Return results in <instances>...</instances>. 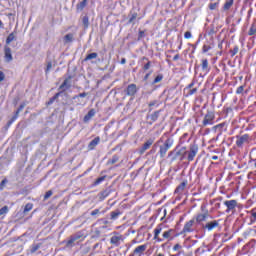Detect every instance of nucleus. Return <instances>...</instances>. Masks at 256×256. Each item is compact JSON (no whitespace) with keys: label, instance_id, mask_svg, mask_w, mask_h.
I'll list each match as a JSON object with an SVG mask.
<instances>
[{"label":"nucleus","instance_id":"obj_13","mask_svg":"<svg viewBox=\"0 0 256 256\" xmlns=\"http://www.w3.org/2000/svg\"><path fill=\"white\" fill-rule=\"evenodd\" d=\"M209 218V213H199L194 217V221H196L197 225H200V227H203V225H205V223H203L204 221H207V219Z\"/></svg>","mask_w":256,"mask_h":256},{"label":"nucleus","instance_id":"obj_18","mask_svg":"<svg viewBox=\"0 0 256 256\" xmlns=\"http://www.w3.org/2000/svg\"><path fill=\"white\" fill-rule=\"evenodd\" d=\"M159 115H161V110L155 111L154 113L148 115L146 119H150L149 125H153L157 119H159Z\"/></svg>","mask_w":256,"mask_h":256},{"label":"nucleus","instance_id":"obj_22","mask_svg":"<svg viewBox=\"0 0 256 256\" xmlns=\"http://www.w3.org/2000/svg\"><path fill=\"white\" fill-rule=\"evenodd\" d=\"M121 215H123V211H121V209H116V210L110 212V219H111V221H117V219H119V217H121Z\"/></svg>","mask_w":256,"mask_h":256},{"label":"nucleus","instance_id":"obj_40","mask_svg":"<svg viewBox=\"0 0 256 256\" xmlns=\"http://www.w3.org/2000/svg\"><path fill=\"white\" fill-rule=\"evenodd\" d=\"M15 121H17V116L12 117L6 124L5 129L7 131V129H9V127H11V125H13V123H15Z\"/></svg>","mask_w":256,"mask_h":256},{"label":"nucleus","instance_id":"obj_2","mask_svg":"<svg viewBox=\"0 0 256 256\" xmlns=\"http://www.w3.org/2000/svg\"><path fill=\"white\" fill-rule=\"evenodd\" d=\"M71 79H73V77L68 76V78H66L64 80V82L58 88L59 92L56 93L52 98H50L47 105H53V103L56 101V99H59V97H61V95H63V93H65V91H67L68 89H71V84L69 83V81H71Z\"/></svg>","mask_w":256,"mask_h":256},{"label":"nucleus","instance_id":"obj_29","mask_svg":"<svg viewBox=\"0 0 256 256\" xmlns=\"http://www.w3.org/2000/svg\"><path fill=\"white\" fill-rule=\"evenodd\" d=\"M87 7V0H82L80 3L76 5L77 11H83Z\"/></svg>","mask_w":256,"mask_h":256},{"label":"nucleus","instance_id":"obj_51","mask_svg":"<svg viewBox=\"0 0 256 256\" xmlns=\"http://www.w3.org/2000/svg\"><path fill=\"white\" fill-rule=\"evenodd\" d=\"M145 37V31L139 30L138 32V41H141V39H144Z\"/></svg>","mask_w":256,"mask_h":256},{"label":"nucleus","instance_id":"obj_33","mask_svg":"<svg viewBox=\"0 0 256 256\" xmlns=\"http://www.w3.org/2000/svg\"><path fill=\"white\" fill-rule=\"evenodd\" d=\"M221 0H217L216 2H210L209 3V10L210 11H215V9H217L219 7V2Z\"/></svg>","mask_w":256,"mask_h":256},{"label":"nucleus","instance_id":"obj_39","mask_svg":"<svg viewBox=\"0 0 256 256\" xmlns=\"http://www.w3.org/2000/svg\"><path fill=\"white\" fill-rule=\"evenodd\" d=\"M82 23L84 25V29H89V16H84L82 18Z\"/></svg>","mask_w":256,"mask_h":256},{"label":"nucleus","instance_id":"obj_15","mask_svg":"<svg viewBox=\"0 0 256 256\" xmlns=\"http://www.w3.org/2000/svg\"><path fill=\"white\" fill-rule=\"evenodd\" d=\"M4 59L6 63H11V61H13V54L11 53V48L9 46L4 47Z\"/></svg>","mask_w":256,"mask_h":256},{"label":"nucleus","instance_id":"obj_59","mask_svg":"<svg viewBox=\"0 0 256 256\" xmlns=\"http://www.w3.org/2000/svg\"><path fill=\"white\" fill-rule=\"evenodd\" d=\"M195 85V82L190 83L188 86H186V88L184 89V91H189L190 89H193V86Z\"/></svg>","mask_w":256,"mask_h":256},{"label":"nucleus","instance_id":"obj_1","mask_svg":"<svg viewBox=\"0 0 256 256\" xmlns=\"http://www.w3.org/2000/svg\"><path fill=\"white\" fill-rule=\"evenodd\" d=\"M163 231V224H159L156 226V228L154 229V241H157V243H163V241H173L174 239H176V237H179V234L177 232V230L170 228L166 231ZM162 233V237H159V235H161Z\"/></svg>","mask_w":256,"mask_h":256},{"label":"nucleus","instance_id":"obj_11","mask_svg":"<svg viewBox=\"0 0 256 256\" xmlns=\"http://www.w3.org/2000/svg\"><path fill=\"white\" fill-rule=\"evenodd\" d=\"M219 221H221V220L209 221L205 225H202V229L204 231L211 232V231H213V229H217V227H219Z\"/></svg>","mask_w":256,"mask_h":256},{"label":"nucleus","instance_id":"obj_8","mask_svg":"<svg viewBox=\"0 0 256 256\" xmlns=\"http://www.w3.org/2000/svg\"><path fill=\"white\" fill-rule=\"evenodd\" d=\"M125 241V236L121 235L118 232H114V235L110 238V244L113 245V247H119L121 243Z\"/></svg>","mask_w":256,"mask_h":256},{"label":"nucleus","instance_id":"obj_28","mask_svg":"<svg viewBox=\"0 0 256 256\" xmlns=\"http://www.w3.org/2000/svg\"><path fill=\"white\" fill-rule=\"evenodd\" d=\"M250 223L253 225V223H256V207L250 210Z\"/></svg>","mask_w":256,"mask_h":256},{"label":"nucleus","instance_id":"obj_30","mask_svg":"<svg viewBox=\"0 0 256 256\" xmlns=\"http://www.w3.org/2000/svg\"><path fill=\"white\" fill-rule=\"evenodd\" d=\"M17 34L16 31L10 33L6 38V45H10L12 41H15V35Z\"/></svg>","mask_w":256,"mask_h":256},{"label":"nucleus","instance_id":"obj_61","mask_svg":"<svg viewBox=\"0 0 256 256\" xmlns=\"http://www.w3.org/2000/svg\"><path fill=\"white\" fill-rule=\"evenodd\" d=\"M22 109H25V103L20 104V106L17 109V113H21Z\"/></svg>","mask_w":256,"mask_h":256},{"label":"nucleus","instance_id":"obj_64","mask_svg":"<svg viewBox=\"0 0 256 256\" xmlns=\"http://www.w3.org/2000/svg\"><path fill=\"white\" fill-rule=\"evenodd\" d=\"M152 72H148L145 76H144V81H147V79H149V77L151 76Z\"/></svg>","mask_w":256,"mask_h":256},{"label":"nucleus","instance_id":"obj_34","mask_svg":"<svg viewBox=\"0 0 256 256\" xmlns=\"http://www.w3.org/2000/svg\"><path fill=\"white\" fill-rule=\"evenodd\" d=\"M119 161V156L118 155H113L111 159L108 160L107 164L108 165H115Z\"/></svg>","mask_w":256,"mask_h":256},{"label":"nucleus","instance_id":"obj_57","mask_svg":"<svg viewBox=\"0 0 256 256\" xmlns=\"http://www.w3.org/2000/svg\"><path fill=\"white\" fill-rule=\"evenodd\" d=\"M210 49H211V46H209V45H204L203 48H202V52H203V53H207Z\"/></svg>","mask_w":256,"mask_h":256},{"label":"nucleus","instance_id":"obj_26","mask_svg":"<svg viewBox=\"0 0 256 256\" xmlns=\"http://www.w3.org/2000/svg\"><path fill=\"white\" fill-rule=\"evenodd\" d=\"M163 143V139H159L152 147V149L149 151V155H155L157 153V147H159V144Z\"/></svg>","mask_w":256,"mask_h":256},{"label":"nucleus","instance_id":"obj_19","mask_svg":"<svg viewBox=\"0 0 256 256\" xmlns=\"http://www.w3.org/2000/svg\"><path fill=\"white\" fill-rule=\"evenodd\" d=\"M215 133H218V137H221L223 135V131H227V128L225 127V123L217 124L213 127Z\"/></svg>","mask_w":256,"mask_h":256},{"label":"nucleus","instance_id":"obj_17","mask_svg":"<svg viewBox=\"0 0 256 256\" xmlns=\"http://www.w3.org/2000/svg\"><path fill=\"white\" fill-rule=\"evenodd\" d=\"M145 251H147V244H143V245L137 246L134 249V255H136V256H143L145 254Z\"/></svg>","mask_w":256,"mask_h":256},{"label":"nucleus","instance_id":"obj_10","mask_svg":"<svg viewBox=\"0 0 256 256\" xmlns=\"http://www.w3.org/2000/svg\"><path fill=\"white\" fill-rule=\"evenodd\" d=\"M137 91H139V88H137V84H129L124 90V93L128 97H135V95H137Z\"/></svg>","mask_w":256,"mask_h":256},{"label":"nucleus","instance_id":"obj_42","mask_svg":"<svg viewBox=\"0 0 256 256\" xmlns=\"http://www.w3.org/2000/svg\"><path fill=\"white\" fill-rule=\"evenodd\" d=\"M187 137H189V134L185 133L180 137V145H183V143H185L186 141L189 142V139L187 140Z\"/></svg>","mask_w":256,"mask_h":256},{"label":"nucleus","instance_id":"obj_62","mask_svg":"<svg viewBox=\"0 0 256 256\" xmlns=\"http://www.w3.org/2000/svg\"><path fill=\"white\" fill-rule=\"evenodd\" d=\"M180 249H181V244H176L173 247V251H180Z\"/></svg>","mask_w":256,"mask_h":256},{"label":"nucleus","instance_id":"obj_20","mask_svg":"<svg viewBox=\"0 0 256 256\" xmlns=\"http://www.w3.org/2000/svg\"><path fill=\"white\" fill-rule=\"evenodd\" d=\"M151 145H153V139H148L139 149L140 155H143L147 151V149H150Z\"/></svg>","mask_w":256,"mask_h":256},{"label":"nucleus","instance_id":"obj_48","mask_svg":"<svg viewBox=\"0 0 256 256\" xmlns=\"http://www.w3.org/2000/svg\"><path fill=\"white\" fill-rule=\"evenodd\" d=\"M136 19H137V12H134V13L131 14V16L128 20V23L131 24Z\"/></svg>","mask_w":256,"mask_h":256},{"label":"nucleus","instance_id":"obj_37","mask_svg":"<svg viewBox=\"0 0 256 256\" xmlns=\"http://www.w3.org/2000/svg\"><path fill=\"white\" fill-rule=\"evenodd\" d=\"M64 43H73V34H66L64 36Z\"/></svg>","mask_w":256,"mask_h":256},{"label":"nucleus","instance_id":"obj_43","mask_svg":"<svg viewBox=\"0 0 256 256\" xmlns=\"http://www.w3.org/2000/svg\"><path fill=\"white\" fill-rule=\"evenodd\" d=\"M186 97H191V95H195L197 93V88H190V90H186Z\"/></svg>","mask_w":256,"mask_h":256},{"label":"nucleus","instance_id":"obj_52","mask_svg":"<svg viewBox=\"0 0 256 256\" xmlns=\"http://www.w3.org/2000/svg\"><path fill=\"white\" fill-rule=\"evenodd\" d=\"M51 195H53V191L48 190L44 195V201H47V199H49V197H51Z\"/></svg>","mask_w":256,"mask_h":256},{"label":"nucleus","instance_id":"obj_38","mask_svg":"<svg viewBox=\"0 0 256 256\" xmlns=\"http://www.w3.org/2000/svg\"><path fill=\"white\" fill-rule=\"evenodd\" d=\"M98 54L96 52L88 54L84 61H91V59H97Z\"/></svg>","mask_w":256,"mask_h":256},{"label":"nucleus","instance_id":"obj_7","mask_svg":"<svg viewBox=\"0 0 256 256\" xmlns=\"http://www.w3.org/2000/svg\"><path fill=\"white\" fill-rule=\"evenodd\" d=\"M251 141V136L249 134H244L241 136H236V146L243 149L244 145H248Z\"/></svg>","mask_w":256,"mask_h":256},{"label":"nucleus","instance_id":"obj_49","mask_svg":"<svg viewBox=\"0 0 256 256\" xmlns=\"http://www.w3.org/2000/svg\"><path fill=\"white\" fill-rule=\"evenodd\" d=\"M100 214H101V211H100L99 209H94V210L90 213L91 217H97V216H99Z\"/></svg>","mask_w":256,"mask_h":256},{"label":"nucleus","instance_id":"obj_6","mask_svg":"<svg viewBox=\"0 0 256 256\" xmlns=\"http://www.w3.org/2000/svg\"><path fill=\"white\" fill-rule=\"evenodd\" d=\"M186 233H195V218L187 221L179 235H186Z\"/></svg>","mask_w":256,"mask_h":256},{"label":"nucleus","instance_id":"obj_3","mask_svg":"<svg viewBox=\"0 0 256 256\" xmlns=\"http://www.w3.org/2000/svg\"><path fill=\"white\" fill-rule=\"evenodd\" d=\"M174 140L173 138H167L162 145H158V155L160 159H165V155H167V151L173 147Z\"/></svg>","mask_w":256,"mask_h":256},{"label":"nucleus","instance_id":"obj_32","mask_svg":"<svg viewBox=\"0 0 256 256\" xmlns=\"http://www.w3.org/2000/svg\"><path fill=\"white\" fill-rule=\"evenodd\" d=\"M142 61H147V63L143 66V71H149V69H151V61H149V58L144 56Z\"/></svg>","mask_w":256,"mask_h":256},{"label":"nucleus","instance_id":"obj_46","mask_svg":"<svg viewBox=\"0 0 256 256\" xmlns=\"http://www.w3.org/2000/svg\"><path fill=\"white\" fill-rule=\"evenodd\" d=\"M229 53H230L231 57H233L234 55L239 53V46H234V48L232 50H230Z\"/></svg>","mask_w":256,"mask_h":256},{"label":"nucleus","instance_id":"obj_4","mask_svg":"<svg viewBox=\"0 0 256 256\" xmlns=\"http://www.w3.org/2000/svg\"><path fill=\"white\" fill-rule=\"evenodd\" d=\"M198 153H199V145H197L196 143H192L189 146V150L184 152V158H185V155H187V161L189 162L194 161Z\"/></svg>","mask_w":256,"mask_h":256},{"label":"nucleus","instance_id":"obj_56","mask_svg":"<svg viewBox=\"0 0 256 256\" xmlns=\"http://www.w3.org/2000/svg\"><path fill=\"white\" fill-rule=\"evenodd\" d=\"M179 146H181V144H178ZM178 151H180V153L185 154V151H187V147L183 146V147H179Z\"/></svg>","mask_w":256,"mask_h":256},{"label":"nucleus","instance_id":"obj_54","mask_svg":"<svg viewBox=\"0 0 256 256\" xmlns=\"http://www.w3.org/2000/svg\"><path fill=\"white\" fill-rule=\"evenodd\" d=\"M5 185H7V179H4L0 183V191H3L5 189Z\"/></svg>","mask_w":256,"mask_h":256},{"label":"nucleus","instance_id":"obj_16","mask_svg":"<svg viewBox=\"0 0 256 256\" xmlns=\"http://www.w3.org/2000/svg\"><path fill=\"white\" fill-rule=\"evenodd\" d=\"M113 193V190L109 187V188H106L105 190L101 191L99 194H98V199L99 201H105V199H107V197H109V195Z\"/></svg>","mask_w":256,"mask_h":256},{"label":"nucleus","instance_id":"obj_36","mask_svg":"<svg viewBox=\"0 0 256 256\" xmlns=\"http://www.w3.org/2000/svg\"><path fill=\"white\" fill-rule=\"evenodd\" d=\"M39 249H41V244H32L30 247V253H36Z\"/></svg>","mask_w":256,"mask_h":256},{"label":"nucleus","instance_id":"obj_31","mask_svg":"<svg viewBox=\"0 0 256 256\" xmlns=\"http://www.w3.org/2000/svg\"><path fill=\"white\" fill-rule=\"evenodd\" d=\"M233 3H235V0H227L223 6L224 11H229L231 7H233Z\"/></svg>","mask_w":256,"mask_h":256},{"label":"nucleus","instance_id":"obj_44","mask_svg":"<svg viewBox=\"0 0 256 256\" xmlns=\"http://www.w3.org/2000/svg\"><path fill=\"white\" fill-rule=\"evenodd\" d=\"M157 103H158L157 100H154L148 104L149 112L153 111V107H155V105H156V107H159V104H157Z\"/></svg>","mask_w":256,"mask_h":256},{"label":"nucleus","instance_id":"obj_14","mask_svg":"<svg viewBox=\"0 0 256 256\" xmlns=\"http://www.w3.org/2000/svg\"><path fill=\"white\" fill-rule=\"evenodd\" d=\"M224 205L227 207L226 213H231V211H235L237 208V200H226L224 201Z\"/></svg>","mask_w":256,"mask_h":256},{"label":"nucleus","instance_id":"obj_53","mask_svg":"<svg viewBox=\"0 0 256 256\" xmlns=\"http://www.w3.org/2000/svg\"><path fill=\"white\" fill-rule=\"evenodd\" d=\"M245 91V86H239L236 90V95H241Z\"/></svg>","mask_w":256,"mask_h":256},{"label":"nucleus","instance_id":"obj_45","mask_svg":"<svg viewBox=\"0 0 256 256\" xmlns=\"http://www.w3.org/2000/svg\"><path fill=\"white\" fill-rule=\"evenodd\" d=\"M7 213H9V206H3V207L0 209V216H1V215H7Z\"/></svg>","mask_w":256,"mask_h":256},{"label":"nucleus","instance_id":"obj_25","mask_svg":"<svg viewBox=\"0 0 256 256\" xmlns=\"http://www.w3.org/2000/svg\"><path fill=\"white\" fill-rule=\"evenodd\" d=\"M185 187H187V181L180 183L174 193H183V191H185Z\"/></svg>","mask_w":256,"mask_h":256},{"label":"nucleus","instance_id":"obj_47","mask_svg":"<svg viewBox=\"0 0 256 256\" xmlns=\"http://www.w3.org/2000/svg\"><path fill=\"white\" fill-rule=\"evenodd\" d=\"M31 209H33V204H31V203L26 204L24 207V213H29V211H31Z\"/></svg>","mask_w":256,"mask_h":256},{"label":"nucleus","instance_id":"obj_21","mask_svg":"<svg viewBox=\"0 0 256 256\" xmlns=\"http://www.w3.org/2000/svg\"><path fill=\"white\" fill-rule=\"evenodd\" d=\"M101 143V138L97 136L88 144V151H94L95 147Z\"/></svg>","mask_w":256,"mask_h":256},{"label":"nucleus","instance_id":"obj_50","mask_svg":"<svg viewBox=\"0 0 256 256\" xmlns=\"http://www.w3.org/2000/svg\"><path fill=\"white\" fill-rule=\"evenodd\" d=\"M53 68V63L51 61L47 62L45 73H49L51 69Z\"/></svg>","mask_w":256,"mask_h":256},{"label":"nucleus","instance_id":"obj_9","mask_svg":"<svg viewBox=\"0 0 256 256\" xmlns=\"http://www.w3.org/2000/svg\"><path fill=\"white\" fill-rule=\"evenodd\" d=\"M213 121H215V113L213 111H207L202 121L203 127H207L208 125H213Z\"/></svg>","mask_w":256,"mask_h":256},{"label":"nucleus","instance_id":"obj_60","mask_svg":"<svg viewBox=\"0 0 256 256\" xmlns=\"http://www.w3.org/2000/svg\"><path fill=\"white\" fill-rule=\"evenodd\" d=\"M78 97H81V98L87 97V93L85 92L80 93L79 95L74 96L73 99H77Z\"/></svg>","mask_w":256,"mask_h":256},{"label":"nucleus","instance_id":"obj_63","mask_svg":"<svg viewBox=\"0 0 256 256\" xmlns=\"http://www.w3.org/2000/svg\"><path fill=\"white\" fill-rule=\"evenodd\" d=\"M1 81H5V73L3 71H0V83Z\"/></svg>","mask_w":256,"mask_h":256},{"label":"nucleus","instance_id":"obj_23","mask_svg":"<svg viewBox=\"0 0 256 256\" xmlns=\"http://www.w3.org/2000/svg\"><path fill=\"white\" fill-rule=\"evenodd\" d=\"M201 69L203 73H209V71H211V67H209V60L207 59L201 60Z\"/></svg>","mask_w":256,"mask_h":256},{"label":"nucleus","instance_id":"obj_41","mask_svg":"<svg viewBox=\"0 0 256 256\" xmlns=\"http://www.w3.org/2000/svg\"><path fill=\"white\" fill-rule=\"evenodd\" d=\"M160 81H163V74H158L153 80L152 84L155 85L157 83H160Z\"/></svg>","mask_w":256,"mask_h":256},{"label":"nucleus","instance_id":"obj_55","mask_svg":"<svg viewBox=\"0 0 256 256\" xmlns=\"http://www.w3.org/2000/svg\"><path fill=\"white\" fill-rule=\"evenodd\" d=\"M215 33H217V31H215V27H212L207 31V35H215Z\"/></svg>","mask_w":256,"mask_h":256},{"label":"nucleus","instance_id":"obj_35","mask_svg":"<svg viewBox=\"0 0 256 256\" xmlns=\"http://www.w3.org/2000/svg\"><path fill=\"white\" fill-rule=\"evenodd\" d=\"M106 178H107V176H101V177L97 178V179L94 181L93 186H94V187H97V185H101V183H102L103 181H105Z\"/></svg>","mask_w":256,"mask_h":256},{"label":"nucleus","instance_id":"obj_58","mask_svg":"<svg viewBox=\"0 0 256 256\" xmlns=\"http://www.w3.org/2000/svg\"><path fill=\"white\" fill-rule=\"evenodd\" d=\"M191 37H193V35L191 34V32L187 31L184 33V38L185 39H191Z\"/></svg>","mask_w":256,"mask_h":256},{"label":"nucleus","instance_id":"obj_24","mask_svg":"<svg viewBox=\"0 0 256 256\" xmlns=\"http://www.w3.org/2000/svg\"><path fill=\"white\" fill-rule=\"evenodd\" d=\"M95 109H91L90 111H88V113L84 116L83 121L85 123H89V121H91V119H93V117H95Z\"/></svg>","mask_w":256,"mask_h":256},{"label":"nucleus","instance_id":"obj_5","mask_svg":"<svg viewBox=\"0 0 256 256\" xmlns=\"http://www.w3.org/2000/svg\"><path fill=\"white\" fill-rule=\"evenodd\" d=\"M179 147L180 146L177 145L174 150H172L168 153L170 163H175V161H177V159H179V157H180V161H183V159H185V154H182L181 151H179Z\"/></svg>","mask_w":256,"mask_h":256},{"label":"nucleus","instance_id":"obj_27","mask_svg":"<svg viewBox=\"0 0 256 256\" xmlns=\"http://www.w3.org/2000/svg\"><path fill=\"white\" fill-rule=\"evenodd\" d=\"M255 34H256V20L253 21V23L251 24L250 29L248 31V35L250 37H253V35H255Z\"/></svg>","mask_w":256,"mask_h":256},{"label":"nucleus","instance_id":"obj_12","mask_svg":"<svg viewBox=\"0 0 256 256\" xmlns=\"http://www.w3.org/2000/svg\"><path fill=\"white\" fill-rule=\"evenodd\" d=\"M79 239H83V232H76L74 235L70 236L66 241V246L73 247V243H75V241H79Z\"/></svg>","mask_w":256,"mask_h":256}]
</instances>
